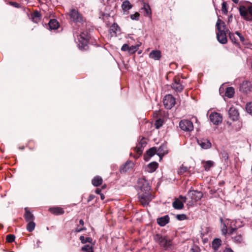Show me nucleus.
Here are the masks:
<instances>
[{
  "label": "nucleus",
  "mask_w": 252,
  "mask_h": 252,
  "mask_svg": "<svg viewBox=\"0 0 252 252\" xmlns=\"http://www.w3.org/2000/svg\"><path fill=\"white\" fill-rule=\"evenodd\" d=\"M161 57V53L159 50H152L149 54V58L155 61L159 60Z\"/></svg>",
  "instance_id": "nucleus-21"
},
{
  "label": "nucleus",
  "mask_w": 252,
  "mask_h": 252,
  "mask_svg": "<svg viewBox=\"0 0 252 252\" xmlns=\"http://www.w3.org/2000/svg\"><path fill=\"white\" fill-rule=\"evenodd\" d=\"M235 34H236L237 36L239 37L240 38V41L244 43L245 41V38L244 37L238 32H235Z\"/></svg>",
  "instance_id": "nucleus-47"
},
{
  "label": "nucleus",
  "mask_w": 252,
  "mask_h": 252,
  "mask_svg": "<svg viewBox=\"0 0 252 252\" xmlns=\"http://www.w3.org/2000/svg\"><path fill=\"white\" fill-rule=\"evenodd\" d=\"M48 27L50 30H56L59 27V22L56 19H51L48 23Z\"/></svg>",
  "instance_id": "nucleus-25"
},
{
  "label": "nucleus",
  "mask_w": 252,
  "mask_h": 252,
  "mask_svg": "<svg viewBox=\"0 0 252 252\" xmlns=\"http://www.w3.org/2000/svg\"><path fill=\"white\" fill-rule=\"evenodd\" d=\"M144 9L146 12V15H149L151 14V9L149 5H147V6H145L144 7Z\"/></svg>",
  "instance_id": "nucleus-46"
},
{
  "label": "nucleus",
  "mask_w": 252,
  "mask_h": 252,
  "mask_svg": "<svg viewBox=\"0 0 252 252\" xmlns=\"http://www.w3.org/2000/svg\"><path fill=\"white\" fill-rule=\"evenodd\" d=\"M224 252H233V251L231 249L228 248V249H226L224 251Z\"/></svg>",
  "instance_id": "nucleus-51"
},
{
  "label": "nucleus",
  "mask_w": 252,
  "mask_h": 252,
  "mask_svg": "<svg viewBox=\"0 0 252 252\" xmlns=\"http://www.w3.org/2000/svg\"><path fill=\"white\" fill-rule=\"evenodd\" d=\"M28 223L27 225V230L30 232H32L35 228V224L33 221H28Z\"/></svg>",
  "instance_id": "nucleus-35"
},
{
  "label": "nucleus",
  "mask_w": 252,
  "mask_h": 252,
  "mask_svg": "<svg viewBox=\"0 0 252 252\" xmlns=\"http://www.w3.org/2000/svg\"><path fill=\"white\" fill-rule=\"evenodd\" d=\"M224 158H225V159H228V156L227 154H225V155L224 156H223Z\"/></svg>",
  "instance_id": "nucleus-56"
},
{
  "label": "nucleus",
  "mask_w": 252,
  "mask_h": 252,
  "mask_svg": "<svg viewBox=\"0 0 252 252\" xmlns=\"http://www.w3.org/2000/svg\"><path fill=\"white\" fill-rule=\"evenodd\" d=\"M154 240L158 243L160 247L165 250L171 249L172 241L171 240L166 236H162L159 234L155 235L154 237Z\"/></svg>",
  "instance_id": "nucleus-4"
},
{
  "label": "nucleus",
  "mask_w": 252,
  "mask_h": 252,
  "mask_svg": "<svg viewBox=\"0 0 252 252\" xmlns=\"http://www.w3.org/2000/svg\"><path fill=\"white\" fill-rule=\"evenodd\" d=\"M190 251L191 252H200V249L198 246L194 245L190 249Z\"/></svg>",
  "instance_id": "nucleus-45"
},
{
  "label": "nucleus",
  "mask_w": 252,
  "mask_h": 252,
  "mask_svg": "<svg viewBox=\"0 0 252 252\" xmlns=\"http://www.w3.org/2000/svg\"><path fill=\"white\" fill-rule=\"evenodd\" d=\"M188 195L192 201L196 202L201 199L203 194L201 192L197 190H190L188 192Z\"/></svg>",
  "instance_id": "nucleus-13"
},
{
  "label": "nucleus",
  "mask_w": 252,
  "mask_h": 252,
  "mask_svg": "<svg viewBox=\"0 0 252 252\" xmlns=\"http://www.w3.org/2000/svg\"><path fill=\"white\" fill-rule=\"evenodd\" d=\"M236 34L235 33H229V38L233 43L235 44L236 46L239 45V43L238 42V40L237 39Z\"/></svg>",
  "instance_id": "nucleus-34"
},
{
  "label": "nucleus",
  "mask_w": 252,
  "mask_h": 252,
  "mask_svg": "<svg viewBox=\"0 0 252 252\" xmlns=\"http://www.w3.org/2000/svg\"><path fill=\"white\" fill-rule=\"evenodd\" d=\"M187 197L180 195L178 198H176L172 203V206L176 210L182 209L184 207V203L186 202Z\"/></svg>",
  "instance_id": "nucleus-7"
},
{
  "label": "nucleus",
  "mask_w": 252,
  "mask_h": 252,
  "mask_svg": "<svg viewBox=\"0 0 252 252\" xmlns=\"http://www.w3.org/2000/svg\"><path fill=\"white\" fill-rule=\"evenodd\" d=\"M176 218L179 220H184L187 219L186 215L185 214L177 215Z\"/></svg>",
  "instance_id": "nucleus-43"
},
{
  "label": "nucleus",
  "mask_w": 252,
  "mask_h": 252,
  "mask_svg": "<svg viewBox=\"0 0 252 252\" xmlns=\"http://www.w3.org/2000/svg\"><path fill=\"white\" fill-rule=\"evenodd\" d=\"M31 19L34 23H37L41 20V14L38 11H34L31 14Z\"/></svg>",
  "instance_id": "nucleus-24"
},
{
  "label": "nucleus",
  "mask_w": 252,
  "mask_h": 252,
  "mask_svg": "<svg viewBox=\"0 0 252 252\" xmlns=\"http://www.w3.org/2000/svg\"><path fill=\"white\" fill-rule=\"evenodd\" d=\"M202 164H203L204 170L208 171L211 167L214 166V162L212 160L202 161Z\"/></svg>",
  "instance_id": "nucleus-26"
},
{
  "label": "nucleus",
  "mask_w": 252,
  "mask_h": 252,
  "mask_svg": "<svg viewBox=\"0 0 252 252\" xmlns=\"http://www.w3.org/2000/svg\"><path fill=\"white\" fill-rule=\"evenodd\" d=\"M189 170V168L182 165L178 169V173L180 175L184 174Z\"/></svg>",
  "instance_id": "nucleus-39"
},
{
  "label": "nucleus",
  "mask_w": 252,
  "mask_h": 252,
  "mask_svg": "<svg viewBox=\"0 0 252 252\" xmlns=\"http://www.w3.org/2000/svg\"><path fill=\"white\" fill-rule=\"evenodd\" d=\"M140 14L138 12H136L133 14L130 15V18L133 20H138L139 19Z\"/></svg>",
  "instance_id": "nucleus-44"
},
{
  "label": "nucleus",
  "mask_w": 252,
  "mask_h": 252,
  "mask_svg": "<svg viewBox=\"0 0 252 252\" xmlns=\"http://www.w3.org/2000/svg\"><path fill=\"white\" fill-rule=\"evenodd\" d=\"M70 19L75 23H83L84 21L82 15L75 9H72L69 12Z\"/></svg>",
  "instance_id": "nucleus-8"
},
{
  "label": "nucleus",
  "mask_w": 252,
  "mask_h": 252,
  "mask_svg": "<svg viewBox=\"0 0 252 252\" xmlns=\"http://www.w3.org/2000/svg\"><path fill=\"white\" fill-rule=\"evenodd\" d=\"M128 45L127 44H124L121 48V50L123 51H127L128 52Z\"/></svg>",
  "instance_id": "nucleus-48"
},
{
  "label": "nucleus",
  "mask_w": 252,
  "mask_h": 252,
  "mask_svg": "<svg viewBox=\"0 0 252 252\" xmlns=\"http://www.w3.org/2000/svg\"><path fill=\"white\" fill-rule=\"evenodd\" d=\"M221 11L223 14L227 13V3L225 1H223L222 3Z\"/></svg>",
  "instance_id": "nucleus-42"
},
{
  "label": "nucleus",
  "mask_w": 252,
  "mask_h": 252,
  "mask_svg": "<svg viewBox=\"0 0 252 252\" xmlns=\"http://www.w3.org/2000/svg\"><path fill=\"white\" fill-rule=\"evenodd\" d=\"M139 189L138 191L139 201L143 206L148 205L153 197L150 190L151 187L148 181L144 178L139 179L137 182Z\"/></svg>",
  "instance_id": "nucleus-1"
},
{
  "label": "nucleus",
  "mask_w": 252,
  "mask_h": 252,
  "mask_svg": "<svg viewBox=\"0 0 252 252\" xmlns=\"http://www.w3.org/2000/svg\"><path fill=\"white\" fill-rule=\"evenodd\" d=\"M25 214H24V218L26 221H33L34 217L33 214L29 210L28 208L25 209Z\"/></svg>",
  "instance_id": "nucleus-23"
},
{
  "label": "nucleus",
  "mask_w": 252,
  "mask_h": 252,
  "mask_svg": "<svg viewBox=\"0 0 252 252\" xmlns=\"http://www.w3.org/2000/svg\"><path fill=\"white\" fill-rule=\"evenodd\" d=\"M134 166L133 162L131 160H127L124 165L120 168L121 173L126 172L129 169L133 168Z\"/></svg>",
  "instance_id": "nucleus-18"
},
{
  "label": "nucleus",
  "mask_w": 252,
  "mask_h": 252,
  "mask_svg": "<svg viewBox=\"0 0 252 252\" xmlns=\"http://www.w3.org/2000/svg\"><path fill=\"white\" fill-rule=\"evenodd\" d=\"M209 118L211 122L215 125H218L221 123L222 120L221 115L217 112L212 113Z\"/></svg>",
  "instance_id": "nucleus-11"
},
{
  "label": "nucleus",
  "mask_w": 252,
  "mask_h": 252,
  "mask_svg": "<svg viewBox=\"0 0 252 252\" xmlns=\"http://www.w3.org/2000/svg\"><path fill=\"white\" fill-rule=\"evenodd\" d=\"M139 47V46L138 44L129 46L128 53L130 54H132L135 53L138 50Z\"/></svg>",
  "instance_id": "nucleus-36"
},
{
  "label": "nucleus",
  "mask_w": 252,
  "mask_h": 252,
  "mask_svg": "<svg viewBox=\"0 0 252 252\" xmlns=\"http://www.w3.org/2000/svg\"><path fill=\"white\" fill-rule=\"evenodd\" d=\"M147 145L146 139L143 137L138 143L135 149V151L139 155H141L143 152L144 148Z\"/></svg>",
  "instance_id": "nucleus-12"
},
{
  "label": "nucleus",
  "mask_w": 252,
  "mask_h": 252,
  "mask_svg": "<svg viewBox=\"0 0 252 252\" xmlns=\"http://www.w3.org/2000/svg\"><path fill=\"white\" fill-rule=\"evenodd\" d=\"M92 183L94 186L98 187L102 183V179L98 176H95L92 180Z\"/></svg>",
  "instance_id": "nucleus-29"
},
{
  "label": "nucleus",
  "mask_w": 252,
  "mask_h": 252,
  "mask_svg": "<svg viewBox=\"0 0 252 252\" xmlns=\"http://www.w3.org/2000/svg\"><path fill=\"white\" fill-rule=\"evenodd\" d=\"M120 32V28L116 24H113L109 29V33L111 36H116Z\"/></svg>",
  "instance_id": "nucleus-22"
},
{
  "label": "nucleus",
  "mask_w": 252,
  "mask_h": 252,
  "mask_svg": "<svg viewBox=\"0 0 252 252\" xmlns=\"http://www.w3.org/2000/svg\"><path fill=\"white\" fill-rule=\"evenodd\" d=\"M164 107L167 109H170L175 104V99L171 94L166 95L163 101Z\"/></svg>",
  "instance_id": "nucleus-9"
},
{
  "label": "nucleus",
  "mask_w": 252,
  "mask_h": 252,
  "mask_svg": "<svg viewBox=\"0 0 252 252\" xmlns=\"http://www.w3.org/2000/svg\"><path fill=\"white\" fill-rule=\"evenodd\" d=\"M167 153L168 150L166 145H161L158 149H157V154L160 158H161V157Z\"/></svg>",
  "instance_id": "nucleus-20"
},
{
  "label": "nucleus",
  "mask_w": 252,
  "mask_h": 252,
  "mask_svg": "<svg viewBox=\"0 0 252 252\" xmlns=\"http://www.w3.org/2000/svg\"><path fill=\"white\" fill-rule=\"evenodd\" d=\"M44 0V1H47V0Z\"/></svg>",
  "instance_id": "nucleus-59"
},
{
  "label": "nucleus",
  "mask_w": 252,
  "mask_h": 252,
  "mask_svg": "<svg viewBox=\"0 0 252 252\" xmlns=\"http://www.w3.org/2000/svg\"><path fill=\"white\" fill-rule=\"evenodd\" d=\"M216 27L218 30V32L217 33V37L218 41L221 44H225L227 42V37L224 22L221 20L218 19L216 23Z\"/></svg>",
  "instance_id": "nucleus-3"
},
{
  "label": "nucleus",
  "mask_w": 252,
  "mask_h": 252,
  "mask_svg": "<svg viewBox=\"0 0 252 252\" xmlns=\"http://www.w3.org/2000/svg\"><path fill=\"white\" fill-rule=\"evenodd\" d=\"M77 38L75 40L78 42V46L80 50L86 49L90 36L87 31L82 32L79 35H76Z\"/></svg>",
  "instance_id": "nucleus-5"
},
{
  "label": "nucleus",
  "mask_w": 252,
  "mask_h": 252,
  "mask_svg": "<svg viewBox=\"0 0 252 252\" xmlns=\"http://www.w3.org/2000/svg\"><path fill=\"white\" fill-rule=\"evenodd\" d=\"M122 8L124 12H125L132 8V5L128 1L126 0L123 2Z\"/></svg>",
  "instance_id": "nucleus-30"
},
{
  "label": "nucleus",
  "mask_w": 252,
  "mask_h": 252,
  "mask_svg": "<svg viewBox=\"0 0 252 252\" xmlns=\"http://www.w3.org/2000/svg\"><path fill=\"white\" fill-rule=\"evenodd\" d=\"M79 224L81 225H83L84 224V221L82 220H79Z\"/></svg>",
  "instance_id": "nucleus-54"
},
{
  "label": "nucleus",
  "mask_w": 252,
  "mask_h": 252,
  "mask_svg": "<svg viewBox=\"0 0 252 252\" xmlns=\"http://www.w3.org/2000/svg\"><path fill=\"white\" fill-rule=\"evenodd\" d=\"M234 93V89L233 87H228L226 89L225 95L228 98H231L233 96Z\"/></svg>",
  "instance_id": "nucleus-31"
},
{
  "label": "nucleus",
  "mask_w": 252,
  "mask_h": 252,
  "mask_svg": "<svg viewBox=\"0 0 252 252\" xmlns=\"http://www.w3.org/2000/svg\"><path fill=\"white\" fill-rule=\"evenodd\" d=\"M83 230H84V228H77L75 229V232H79Z\"/></svg>",
  "instance_id": "nucleus-52"
},
{
  "label": "nucleus",
  "mask_w": 252,
  "mask_h": 252,
  "mask_svg": "<svg viewBox=\"0 0 252 252\" xmlns=\"http://www.w3.org/2000/svg\"><path fill=\"white\" fill-rule=\"evenodd\" d=\"M240 15L245 20L252 21V4L246 7L244 5H241L239 7Z\"/></svg>",
  "instance_id": "nucleus-6"
},
{
  "label": "nucleus",
  "mask_w": 252,
  "mask_h": 252,
  "mask_svg": "<svg viewBox=\"0 0 252 252\" xmlns=\"http://www.w3.org/2000/svg\"><path fill=\"white\" fill-rule=\"evenodd\" d=\"M15 237L13 234H9L6 236V241L8 243H12L14 241Z\"/></svg>",
  "instance_id": "nucleus-41"
},
{
  "label": "nucleus",
  "mask_w": 252,
  "mask_h": 252,
  "mask_svg": "<svg viewBox=\"0 0 252 252\" xmlns=\"http://www.w3.org/2000/svg\"><path fill=\"white\" fill-rule=\"evenodd\" d=\"M79 239L82 244H85V243H86L87 242L92 243L93 241V239L91 238H90V237L85 238L83 236H81L79 238Z\"/></svg>",
  "instance_id": "nucleus-37"
},
{
  "label": "nucleus",
  "mask_w": 252,
  "mask_h": 252,
  "mask_svg": "<svg viewBox=\"0 0 252 252\" xmlns=\"http://www.w3.org/2000/svg\"><path fill=\"white\" fill-rule=\"evenodd\" d=\"M197 143L202 148L204 149L210 148L211 147V143L207 139H198Z\"/></svg>",
  "instance_id": "nucleus-17"
},
{
  "label": "nucleus",
  "mask_w": 252,
  "mask_h": 252,
  "mask_svg": "<svg viewBox=\"0 0 252 252\" xmlns=\"http://www.w3.org/2000/svg\"><path fill=\"white\" fill-rule=\"evenodd\" d=\"M221 241L220 239L216 238L212 242V247L215 250H217L221 245Z\"/></svg>",
  "instance_id": "nucleus-32"
},
{
  "label": "nucleus",
  "mask_w": 252,
  "mask_h": 252,
  "mask_svg": "<svg viewBox=\"0 0 252 252\" xmlns=\"http://www.w3.org/2000/svg\"><path fill=\"white\" fill-rule=\"evenodd\" d=\"M90 199H89V201L91 200L92 199H93V197H92L91 196H90Z\"/></svg>",
  "instance_id": "nucleus-58"
},
{
  "label": "nucleus",
  "mask_w": 252,
  "mask_h": 252,
  "mask_svg": "<svg viewBox=\"0 0 252 252\" xmlns=\"http://www.w3.org/2000/svg\"><path fill=\"white\" fill-rule=\"evenodd\" d=\"M228 114L229 116V118L233 121H236L238 120L239 117V112L238 110L234 107H230Z\"/></svg>",
  "instance_id": "nucleus-16"
},
{
  "label": "nucleus",
  "mask_w": 252,
  "mask_h": 252,
  "mask_svg": "<svg viewBox=\"0 0 252 252\" xmlns=\"http://www.w3.org/2000/svg\"><path fill=\"white\" fill-rule=\"evenodd\" d=\"M252 88V84L251 82L244 81L241 85L240 90L245 94L251 92Z\"/></svg>",
  "instance_id": "nucleus-14"
},
{
  "label": "nucleus",
  "mask_w": 252,
  "mask_h": 252,
  "mask_svg": "<svg viewBox=\"0 0 252 252\" xmlns=\"http://www.w3.org/2000/svg\"><path fill=\"white\" fill-rule=\"evenodd\" d=\"M49 211L53 214L57 215H62L64 213V210L63 208L59 207L50 208Z\"/></svg>",
  "instance_id": "nucleus-27"
},
{
  "label": "nucleus",
  "mask_w": 252,
  "mask_h": 252,
  "mask_svg": "<svg viewBox=\"0 0 252 252\" xmlns=\"http://www.w3.org/2000/svg\"><path fill=\"white\" fill-rule=\"evenodd\" d=\"M234 3H237L239 2V0H232Z\"/></svg>",
  "instance_id": "nucleus-57"
},
{
  "label": "nucleus",
  "mask_w": 252,
  "mask_h": 252,
  "mask_svg": "<svg viewBox=\"0 0 252 252\" xmlns=\"http://www.w3.org/2000/svg\"><path fill=\"white\" fill-rule=\"evenodd\" d=\"M234 240L236 241L240 242L242 241V237H241V236H237L235 237Z\"/></svg>",
  "instance_id": "nucleus-49"
},
{
  "label": "nucleus",
  "mask_w": 252,
  "mask_h": 252,
  "mask_svg": "<svg viewBox=\"0 0 252 252\" xmlns=\"http://www.w3.org/2000/svg\"><path fill=\"white\" fill-rule=\"evenodd\" d=\"M156 153H157V148L155 147L151 148L147 151L146 156H145V158H146V156H148L149 158L152 157Z\"/></svg>",
  "instance_id": "nucleus-33"
},
{
  "label": "nucleus",
  "mask_w": 252,
  "mask_h": 252,
  "mask_svg": "<svg viewBox=\"0 0 252 252\" xmlns=\"http://www.w3.org/2000/svg\"><path fill=\"white\" fill-rule=\"evenodd\" d=\"M101 189H97L95 190V192L97 194H100L101 193Z\"/></svg>",
  "instance_id": "nucleus-53"
},
{
  "label": "nucleus",
  "mask_w": 252,
  "mask_h": 252,
  "mask_svg": "<svg viewBox=\"0 0 252 252\" xmlns=\"http://www.w3.org/2000/svg\"><path fill=\"white\" fill-rule=\"evenodd\" d=\"M179 126L185 131H191L193 129L192 122L188 120H181L179 123Z\"/></svg>",
  "instance_id": "nucleus-10"
},
{
  "label": "nucleus",
  "mask_w": 252,
  "mask_h": 252,
  "mask_svg": "<svg viewBox=\"0 0 252 252\" xmlns=\"http://www.w3.org/2000/svg\"><path fill=\"white\" fill-rule=\"evenodd\" d=\"M243 225V221L240 219L235 220H226L221 228V233L223 235L227 233L231 235L234 231Z\"/></svg>",
  "instance_id": "nucleus-2"
},
{
  "label": "nucleus",
  "mask_w": 252,
  "mask_h": 252,
  "mask_svg": "<svg viewBox=\"0 0 252 252\" xmlns=\"http://www.w3.org/2000/svg\"><path fill=\"white\" fill-rule=\"evenodd\" d=\"M100 197L102 200L104 199V195L103 194L100 193Z\"/></svg>",
  "instance_id": "nucleus-55"
},
{
  "label": "nucleus",
  "mask_w": 252,
  "mask_h": 252,
  "mask_svg": "<svg viewBox=\"0 0 252 252\" xmlns=\"http://www.w3.org/2000/svg\"><path fill=\"white\" fill-rule=\"evenodd\" d=\"M158 166V163L156 162H152L149 163L147 167V170L150 173L154 172Z\"/></svg>",
  "instance_id": "nucleus-28"
},
{
  "label": "nucleus",
  "mask_w": 252,
  "mask_h": 252,
  "mask_svg": "<svg viewBox=\"0 0 252 252\" xmlns=\"http://www.w3.org/2000/svg\"><path fill=\"white\" fill-rule=\"evenodd\" d=\"M10 3L11 5L14 6L15 7H19V4H18V3H16L15 2H10Z\"/></svg>",
  "instance_id": "nucleus-50"
},
{
  "label": "nucleus",
  "mask_w": 252,
  "mask_h": 252,
  "mask_svg": "<svg viewBox=\"0 0 252 252\" xmlns=\"http://www.w3.org/2000/svg\"><path fill=\"white\" fill-rule=\"evenodd\" d=\"M246 110L249 114L252 116V102L247 104L246 106Z\"/></svg>",
  "instance_id": "nucleus-40"
},
{
  "label": "nucleus",
  "mask_w": 252,
  "mask_h": 252,
  "mask_svg": "<svg viewBox=\"0 0 252 252\" xmlns=\"http://www.w3.org/2000/svg\"><path fill=\"white\" fill-rule=\"evenodd\" d=\"M81 250L85 252H94L93 247L89 245H85L82 248Z\"/></svg>",
  "instance_id": "nucleus-38"
},
{
  "label": "nucleus",
  "mask_w": 252,
  "mask_h": 252,
  "mask_svg": "<svg viewBox=\"0 0 252 252\" xmlns=\"http://www.w3.org/2000/svg\"><path fill=\"white\" fill-rule=\"evenodd\" d=\"M170 218L168 215H165L157 219V223L160 226H164L169 222Z\"/></svg>",
  "instance_id": "nucleus-19"
},
{
  "label": "nucleus",
  "mask_w": 252,
  "mask_h": 252,
  "mask_svg": "<svg viewBox=\"0 0 252 252\" xmlns=\"http://www.w3.org/2000/svg\"><path fill=\"white\" fill-rule=\"evenodd\" d=\"M172 88L176 92H181L184 86L182 84L181 81L178 78H175L174 82L171 85Z\"/></svg>",
  "instance_id": "nucleus-15"
}]
</instances>
